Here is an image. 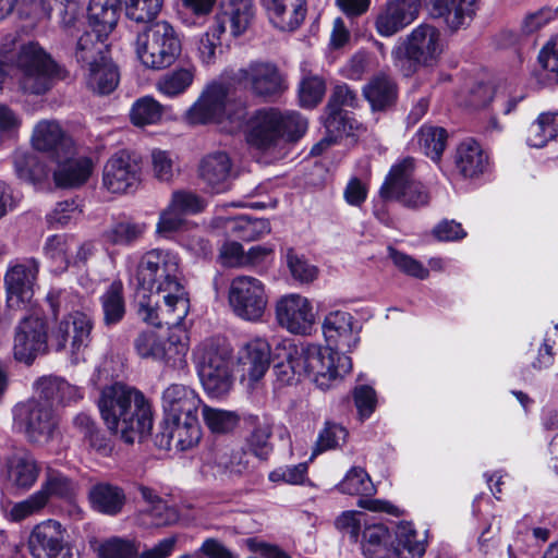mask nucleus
Here are the masks:
<instances>
[{
	"mask_svg": "<svg viewBox=\"0 0 558 558\" xmlns=\"http://www.w3.org/2000/svg\"><path fill=\"white\" fill-rule=\"evenodd\" d=\"M48 345L50 344L45 320L34 315L23 317L15 331L14 357L31 364L39 354L46 353Z\"/></svg>",
	"mask_w": 558,
	"mask_h": 558,
	"instance_id": "18",
	"label": "nucleus"
},
{
	"mask_svg": "<svg viewBox=\"0 0 558 558\" xmlns=\"http://www.w3.org/2000/svg\"><path fill=\"white\" fill-rule=\"evenodd\" d=\"M339 489L348 495L372 496L376 493L369 475L362 468H352L339 484Z\"/></svg>",
	"mask_w": 558,
	"mask_h": 558,
	"instance_id": "59",
	"label": "nucleus"
},
{
	"mask_svg": "<svg viewBox=\"0 0 558 558\" xmlns=\"http://www.w3.org/2000/svg\"><path fill=\"white\" fill-rule=\"evenodd\" d=\"M73 426L93 449L99 452H106L109 449L106 437L89 414L85 412L76 414L73 417Z\"/></svg>",
	"mask_w": 558,
	"mask_h": 558,
	"instance_id": "57",
	"label": "nucleus"
},
{
	"mask_svg": "<svg viewBox=\"0 0 558 558\" xmlns=\"http://www.w3.org/2000/svg\"><path fill=\"white\" fill-rule=\"evenodd\" d=\"M359 104L356 93L347 84L336 85L329 97L326 111L325 126L329 132H345V123L342 117V107L355 108Z\"/></svg>",
	"mask_w": 558,
	"mask_h": 558,
	"instance_id": "40",
	"label": "nucleus"
},
{
	"mask_svg": "<svg viewBox=\"0 0 558 558\" xmlns=\"http://www.w3.org/2000/svg\"><path fill=\"white\" fill-rule=\"evenodd\" d=\"M362 550L366 558H389L392 542L388 527L384 524L366 526L363 531Z\"/></svg>",
	"mask_w": 558,
	"mask_h": 558,
	"instance_id": "44",
	"label": "nucleus"
},
{
	"mask_svg": "<svg viewBox=\"0 0 558 558\" xmlns=\"http://www.w3.org/2000/svg\"><path fill=\"white\" fill-rule=\"evenodd\" d=\"M203 417L207 427L214 433H228L236 426L239 421L233 412L207 405L203 407Z\"/></svg>",
	"mask_w": 558,
	"mask_h": 558,
	"instance_id": "64",
	"label": "nucleus"
},
{
	"mask_svg": "<svg viewBox=\"0 0 558 558\" xmlns=\"http://www.w3.org/2000/svg\"><path fill=\"white\" fill-rule=\"evenodd\" d=\"M189 311L190 296L186 290L153 291L140 298L137 315L144 323L155 327L177 326L186 317Z\"/></svg>",
	"mask_w": 558,
	"mask_h": 558,
	"instance_id": "13",
	"label": "nucleus"
},
{
	"mask_svg": "<svg viewBox=\"0 0 558 558\" xmlns=\"http://www.w3.org/2000/svg\"><path fill=\"white\" fill-rule=\"evenodd\" d=\"M454 163L464 178H475L485 171L488 157L476 141L468 138L457 147Z\"/></svg>",
	"mask_w": 558,
	"mask_h": 558,
	"instance_id": "41",
	"label": "nucleus"
},
{
	"mask_svg": "<svg viewBox=\"0 0 558 558\" xmlns=\"http://www.w3.org/2000/svg\"><path fill=\"white\" fill-rule=\"evenodd\" d=\"M417 143L424 154L438 162L447 145V131L441 126L424 124L416 133Z\"/></svg>",
	"mask_w": 558,
	"mask_h": 558,
	"instance_id": "50",
	"label": "nucleus"
},
{
	"mask_svg": "<svg viewBox=\"0 0 558 558\" xmlns=\"http://www.w3.org/2000/svg\"><path fill=\"white\" fill-rule=\"evenodd\" d=\"M32 145L39 151L51 153L53 159L60 158L62 153H71L74 146L56 120H41L34 126Z\"/></svg>",
	"mask_w": 558,
	"mask_h": 558,
	"instance_id": "30",
	"label": "nucleus"
},
{
	"mask_svg": "<svg viewBox=\"0 0 558 558\" xmlns=\"http://www.w3.org/2000/svg\"><path fill=\"white\" fill-rule=\"evenodd\" d=\"M304 0H296L291 2L289 5L287 2L278 4V19L280 22H276L272 14H268L271 24L280 31L291 32L300 26L303 22L306 9L304 7Z\"/></svg>",
	"mask_w": 558,
	"mask_h": 558,
	"instance_id": "58",
	"label": "nucleus"
},
{
	"mask_svg": "<svg viewBox=\"0 0 558 558\" xmlns=\"http://www.w3.org/2000/svg\"><path fill=\"white\" fill-rule=\"evenodd\" d=\"M227 231L230 235L242 241H255L270 232V223L266 219H250L245 216H240L229 219L226 225Z\"/></svg>",
	"mask_w": 558,
	"mask_h": 558,
	"instance_id": "49",
	"label": "nucleus"
},
{
	"mask_svg": "<svg viewBox=\"0 0 558 558\" xmlns=\"http://www.w3.org/2000/svg\"><path fill=\"white\" fill-rule=\"evenodd\" d=\"M295 359L299 360L302 374L313 375L320 389H328L331 381L344 376L352 369L351 357L318 344H294Z\"/></svg>",
	"mask_w": 558,
	"mask_h": 558,
	"instance_id": "9",
	"label": "nucleus"
},
{
	"mask_svg": "<svg viewBox=\"0 0 558 558\" xmlns=\"http://www.w3.org/2000/svg\"><path fill=\"white\" fill-rule=\"evenodd\" d=\"M432 14L441 19L451 32L466 28L473 21L477 0H430Z\"/></svg>",
	"mask_w": 558,
	"mask_h": 558,
	"instance_id": "31",
	"label": "nucleus"
},
{
	"mask_svg": "<svg viewBox=\"0 0 558 558\" xmlns=\"http://www.w3.org/2000/svg\"><path fill=\"white\" fill-rule=\"evenodd\" d=\"M54 160L57 168L53 171V181L58 187H80L88 181L94 171L93 160L86 156H74V147L71 153H62L61 157Z\"/></svg>",
	"mask_w": 558,
	"mask_h": 558,
	"instance_id": "26",
	"label": "nucleus"
},
{
	"mask_svg": "<svg viewBox=\"0 0 558 558\" xmlns=\"http://www.w3.org/2000/svg\"><path fill=\"white\" fill-rule=\"evenodd\" d=\"M64 529L56 520L35 525L28 537V550L33 558H73L64 539Z\"/></svg>",
	"mask_w": 558,
	"mask_h": 558,
	"instance_id": "19",
	"label": "nucleus"
},
{
	"mask_svg": "<svg viewBox=\"0 0 558 558\" xmlns=\"http://www.w3.org/2000/svg\"><path fill=\"white\" fill-rule=\"evenodd\" d=\"M228 89L220 83L206 86L197 100L187 109L184 119L189 124L203 125L208 123L226 124L223 129L233 133L239 131L246 117L244 107L232 109L227 102Z\"/></svg>",
	"mask_w": 558,
	"mask_h": 558,
	"instance_id": "6",
	"label": "nucleus"
},
{
	"mask_svg": "<svg viewBox=\"0 0 558 558\" xmlns=\"http://www.w3.org/2000/svg\"><path fill=\"white\" fill-rule=\"evenodd\" d=\"M88 500L94 510L106 515L119 514L126 501L124 490L109 482L94 484L88 492Z\"/></svg>",
	"mask_w": 558,
	"mask_h": 558,
	"instance_id": "37",
	"label": "nucleus"
},
{
	"mask_svg": "<svg viewBox=\"0 0 558 558\" xmlns=\"http://www.w3.org/2000/svg\"><path fill=\"white\" fill-rule=\"evenodd\" d=\"M326 83L318 75H305L299 84V100L304 108L316 107L324 98Z\"/></svg>",
	"mask_w": 558,
	"mask_h": 558,
	"instance_id": "61",
	"label": "nucleus"
},
{
	"mask_svg": "<svg viewBox=\"0 0 558 558\" xmlns=\"http://www.w3.org/2000/svg\"><path fill=\"white\" fill-rule=\"evenodd\" d=\"M13 426L29 444L45 446L53 440L59 418L51 405L32 398L13 408Z\"/></svg>",
	"mask_w": 558,
	"mask_h": 558,
	"instance_id": "12",
	"label": "nucleus"
},
{
	"mask_svg": "<svg viewBox=\"0 0 558 558\" xmlns=\"http://www.w3.org/2000/svg\"><path fill=\"white\" fill-rule=\"evenodd\" d=\"M307 130V121L295 111H281L275 107L255 110L246 123L245 140L260 151H269L282 141H296Z\"/></svg>",
	"mask_w": 558,
	"mask_h": 558,
	"instance_id": "2",
	"label": "nucleus"
},
{
	"mask_svg": "<svg viewBox=\"0 0 558 558\" xmlns=\"http://www.w3.org/2000/svg\"><path fill=\"white\" fill-rule=\"evenodd\" d=\"M415 160L412 157L402 159L392 166L380 187V197L395 201L409 209L426 207L430 202L428 187L413 178Z\"/></svg>",
	"mask_w": 558,
	"mask_h": 558,
	"instance_id": "11",
	"label": "nucleus"
},
{
	"mask_svg": "<svg viewBox=\"0 0 558 558\" xmlns=\"http://www.w3.org/2000/svg\"><path fill=\"white\" fill-rule=\"evenodd\" d=\"M98 407L108 429L124 442H141L150 434L151 407L140 390L117 383L102 389Z\"/></svg>",
	"mask_w": 558,
	"mask_h": 558,
	"instance_id": "1",
	"label": "nucleus"
},
{
	"mask_svg": "<svg viewBox=\"0 0 558 558\" xmlns=\"http://www.w3.org/2000/svg\"><path fill=\"white\" fill-rule=\"evenodd\" d=\"M125 15L136 23H151L162 8L163 0H120Z\"/></svg>",
	"mask_w": 558,
	"mask_h": 558,
	"instance_id": "60",
	"label": "nucleus"
},
{
	"mask_svg": "<svg viewBox=\"0 0 558 558\" xmlns=\"http://www.w3.org/2000/svg\"><path fill=\"white\" fill-rule=\"evenodd\" d=\"M426 550V543L411 523H401L396 530V542L392 544V553L398 558H422Z\"/></svg>",
	"mask_w": 558,
	"mask_h": 558,
	"instance_id": "45",
	"label": "nucleus"
},
{
	"mask_svg": "<svg viewBox=\"0 0 558 558\" xmlns=\"http://www.w3.org/2000/svg\"><path fill=\"white\" fill-rule=\"evenodd\" d=\"M135 280L140 288L149 292L186 290L181 259L169 248L157 247L145 252L137 263Z\"/></svg>",
	"mask_w": 558,
	"mask_h": 558,
	"instance_id": "4",
	"label": "nucleus"
},
{
	"mask_svg": "<svg viewBox=\"0 0 558 558\" xmlns=\"http://www.w3.org/2000/svg\"><path fill=\"white\" fill-rule=\"evenodd\" d=\"M104 312V323L107 326L120 323L125 315V301L123 284L120 280L111 282L108 289L100 296Z\"/></svg>",
	"mask_w": 558,
	"mask_h": 558,
	"instance_id": "47",
	"label": "nucleus"
},
{
	"mask_svg": "<svg viewBox=\"0 0 558 558\" xmlns=\"http://www.w3.org/2000/svg\"><path fill=\"white\" fill-rule=\"evenodd\" d=\"M348 430L340 424L327 421L318 433L311 459L327 450H332L345 444Z\"/></svg>",
	"mask_w": 558,
	"mask_h": 558,
	"instance_id": "56",
	"label": "nucleus"
},
{
	"mask_svg": "<svg viewBox=\"0 0 558 558\" xmlns=\"http://www.w3.org/2000/svg\"><path fill=\"white\" fill-rule=\"evenodd\" d=\"M35 391L40 400L47 405L69 404L82 398L77 387L56 376H44L34 384Z\"/></svg>",
	"mask_w": 558,
	"mask_h": 558,
	"instance_id": "34",
	"label": "nucleus"
},
{
	"mask_svg": "<svg viewBox=\"0 0 558 558\" xmlns=\"http://www.w3.org/2000/svg\"><path fill=\"white\" fill-rule=\"evenodd\" d=\"M162 408L166 418L179 421L182 417H197L201 398L194 389L182 384H171L162 392Z\"/></svg>",
	"mask_w": 558,
	"mask_h": 558,
	"instance_id": "27",
	"label": "nucleus"
},
{
	"mask_svg": "<svg viewBox=\"0 0 558 558\" xmlns=\"http://www.w3.org/2000/svg\"><path fill=\"white\" fill-rule=\"evenodd\" d=\"M558 136V113L543 112L530 125L526 142L531 147L542 148Z\"/></svg>",
	"mask_w": 558,
	"mask_h": 558,
	"instance_id": "48",
	"label": "nucleus"
},
{
	"mask_svg": "<svg viewBox=\"0 0 558 558\" xmlns=\"http://www.w3.org/2000/svg\"><path fill=\"white\" fill-rule=\"evenodd\" d=\"M146 225L135 221H121L105 231L106 241L112 245L130 246L143 238Z\"/></svg>",
	"mask_w": 558,
	"mask_h": 558,
	"instance_id": "54",
	"label": "nucleus"
},
{
	"mask_svg": "<svg viewBox=\"0 0 558 558\" xmlns=\"http://www.w3.org/2000/svg\"><path fill=\"white\" fill-rule=\"evenodd\" d=\"M193 362L205 391L221 397L232 386V350L220 338H207L192 353Z\"/></svg>",
	"mask_w": 558,
	"mask_h": 558,
	"instance_id": "3",
	"label": "nucleus"
},
{
	"mask_svg": "<svg viewBox=\"0 0 558 558\" xmlns=\"http://www.w3.org/2000/svg\"><path fill=\"white\" fill-rule=\"evenodd\" d=\"M276 318L281 327L295 335L307 333L315 322L310 300L295 293L283 295L277 301Z\"/></svg>",
	"mask_w": 558,
	"mask_h": 558,
	"instance_id": "20",
	"label": "nucleus"
},
{
	"mask_svg": "<svg viewBox=\"0 0 558 558\" xmlns=\"http://www.w3.org/2000/svg\"><path fill=\"white\" fill-rule=\"evenodd\" d=\"M405 57L418 65H433L442 52L439 31L427 24L414 28L407 37Z\"/></svg>",
	"mask_w": 558,
	"mask_h": 558,
	"instance_id": "22",
	"label": "nucleus"
},
{
	"mask_svg": "<svg viewBox=\"0 0 558 558\" xmlns=\"http://www.w3.org/2000/svg\"><path fill=\"white\" fill-rule=\"evenodd\" d=\"M142 158L129 150H119L106 162L102 185L111 193L134 191L141 182Z\"/></svg>",
	"mask_w": 558,
	"mask_h": 558,
	"instance_id": "17",
	"label": "nucleus"
},
{
	"mask_svg": "<svg viewBox=\"0 0 558 558\" xmlns=\"http://www.w3.org/2000/svg\"><path fill=\"white\" fill-rule=\"evenodd\" d=\"M85 86L96 95H109L119 85L120 73L111 57L81 69Z\"/></svg>",
	"mask_w": 558,
	"mask_h": 558,
	"instance_id": "33",
	"label": "nucleus"
},
{
	"mask_svg": "<svg viewBox=\"0 0 558 558\" xmlns=\"http://www.w3.org/2000/svg\"><path fill=\"white\" fill-rule=\"evenodd\" d=\"M284 350L287 351L286 359L274 365L276 380L281 386L293 384L302 374L299 360L295 359L294 344H289Z\"/></svg>",
	"mask_w": 558,
	"mask_h": 558,
	"instance_id": "63",
	"label": "nucleus"
},
{
	"mask_svg": "<svg viewBox=\"0 0 558 558\" xmlns=\"http://www.w3.org/2000/svg\"><path fill=\"white\" fill-rule=\"evenodd\" d=\"M295 359L299 360L302 374L313 375L320 389H328L331 381L344 376L352 369L351 357L318 344H294Z\"/></svg>",
	"mask_w": 558,
	"mask_h": 558,
	"instance_id": "8",
	"label": "nucleus"
},
{
	"mask_svg": "<svg viewBox=\"0 0 558 558\" xmlns=\"http://www.w3.org/2000/svg\"><path fill=\"white\" fill-rule=\"evenodd\" d=\"M181 50L180 36L167 21L151 23L136 36V56L149 70L160 71L171 66L181 54Z\"/></svg>",
	"mask_w": 558,
	"mask_h": 558,
	"instance_id": "5",
	"label": "nucleus"
},
{
	"mask_svg": "<svg viewBox=\"0 0 558 558\" xmlns=\"http://www.w3.org/2000/svg\"><path fill=\"white\" fill-rule=\"evenodd\" d=\"M109 35L90 28L78 37L74 57L81 69L110 57Z\"/></svg>",
	"mask_w": 558,
	"mask_h": 558,
	"instance_id": "35",
	"label": "nucleus"
},
{
	"mask_svg": "<svg viewBox=\"0 0 558 558\" xmlns=\"http://www.w3.org/2000/svg\"><path fill=\"white\" fill-rule=\"evenodd\" d=\"M13 163L17 177L27 182L43 181L49 174L47 166L37 156L25 150H15Z\"/></svg>",
	"mask_w": 558,
	"mask_h": 558,
	"instance_id": "52",
	"label": "nucleus"
},
{
	"mask_svg": "<svg viewBox=\"0 0 558 558\" xmlns=\"http://www.w3.org/2000/svg\"><path fill=\"white\" fill-rule=\"evenodd\" d=\"M210 468L216 478L233 483L250 472V454L241 448H219L214 453Z\"/></svg>",
	"mask_w": 558,
	"mask_h": 558,
	"instance_id": "29",
	"label": "nucleus"
},
{
	"mask_svg": "<svg viewBox=\"0 0 558 558\" xmlns=\"http://www.w3.org/2000/svg\"><path fill=\"white\" fill-rule=\"evenodd\" d=\"M256 16L254 0H222L214 23L218 32H230L232 37L246 33Z\"/></svg>",
	"mask_w": 558,
	"mask_h": 558,
	"instance_id": "23",
	"label": "nucleus"
},
{
	"mask_svg": "<svg viewBox=\"0 0 558 558\" xmlns=\"http://www.w3.org/2000/svg\"><path fill=\"white\" fill-rule=\"evenodd\" d=\"M93 326L87 314L80 311L69 313L52 327L49 344L57 352L69 350L76 356L89 345Z\"/></svg>",
	"mask_w": 558,
	"mask_h": 558,
	"instance_id": "16",
	"label": "nucleus"
},
{
	"mask_svg": "<svg viewBox=\"0 0 558 558\" xmlns=\"http://www.w3.org/2000/svg\"><path fill=\"white\" fill-rule=\"evenodd\" d=\"M361 327L354 317L342 311L330 312L324 319L323 331L329 347L351 351L360 342Z\"/></svg>",
	"mask_w": 558,
	"mask_h": 558,
	"instance_id": "24",
	"label": "nucleus"
},
{
	"mask_svg": "<svg viewBox=\"0 0 558 558\" xmlns=\"http://www.w3.org/2000/svg\"><path fill=\"white\" fill-rule=\"evenodd\" d=\"M97 558H138L140 544L135 539L111 536L98 543Z\"/></svg>",
	"mask_w": 558,
	"mask_h": 558,
	"instance_id": "53",
	"label": "nucleus"
},
{
	"mask_svg": "<svg viewBox=\"0 0 558 558\" xmlns=\"http://www.w3.org/2000/svg\"><path fill=\"white\" fill-rule=\"evenodd\" d=\"M74 246V236L69 234H53L46 239L43 253L56 271L64 272L71 267V254Z\"/></svg>",
	"mask_w": 558,
	"mask_h": 558,
	"instance_id": "42",
	"label": "nucleus"
},
{
	"mask_svg": "<svg viewBox=\"0 0 558 558\" xmlns=\"http://www.w3.org/2000/svg\"><path fill=\"white\" fill-rule=\"evenodd\" d=\"M163 114V107L153 97L144 96L137 99L130 111L134 125L145 126L158 123Z\"/></svg>",
	"mask_w": 558,
	"mask_h": 558,
	"instance_id": "55",
	"label": "nucleus"
},
{
	"mask_svg": "<svg viewBox=\"0 0 558 558\" xmlns=\"http://www.w3.org/2000/svg\"><path fill=\"white\" fill-rule=\"evenodd\" d=\"M194 68H180L163 74L156 82V89L167 96L175 97L183 94L193 83Z\"/></svg>",
	"mask_w": 558,
	"mask_h": 558,
	"instance_id": "51",
	"label": "nucleus"
},
{
	"mask_svg": "<svg viewBox=\"0 0 558 558\" xmlns=\"http://www.w3.org/2000/svg\"><path fill=\"white\" fill-rule=\"evenodd\" d=\"M187 351L189 345L181 339V336L171 333L169 337L161 339L155 361L174 369H182L187 365Z\"/></svg>",
	"mask_w": 558,
	"mask_h": 558,
	"instance_id": "46",
	"label": "nucleus"
},
{
	"mask_svg": "<svg viewBox=\"0 0 558 558\" xmlns=\"http://www.w3.org/2000/svg\"><path fill=\"white\" fill-rule=\"evenodd\" d=\"M226 74L231 83L263 100L276 99L288 89L286 75L271 61L254 60Z\"/></svg>",
	"mask_w": 558,
	"mask_h": 558,
	"instance_id": "10",
	"label": "nucleus"
},
{
	"mask_svg": "<svg viewBox=\"0 0 558 558\" xmlns=\"http://www.w3.org/2000/svg\"><path fill=\"white\" fill-rule=\"evenodd\" d=\"M232 173V161L226 151L206 155L199 165V177L214 193H222L229 189Z\"/></svg>",
	"mask_w": 558,
	"mask_h": 558,
	"instance_id": "32",
	"label": "nucleus"
},
{
	"mask_svg": "<svg viewBox=\"0 0 558 558\" xmlns=\"http://www.w3.org/2000/svg\"><path fill=\"white\" fill-rule=\"evenodd\" d=\"M120 0H90L88 20L90 28L111 34L120 14Z\"/></svg>",
	"mask_w": 558,
	"mask_h": 558,
	"instance_id": "43",
	"label": "nucleus"
},
{
	"mask_svg": "<svg viewBox=\"0 0 558 558\" xmlns=\"http://www.w3.org/2000/svg\"><path fill=\"white\" fill-rule=\"evenodd\" d=\"M363 95L374 111H383L396 104L398 87L391 76L380 73L364 85Z\"/></svg>",
	"mask_w": 558,
	"mask_h": 558,
	"instance_id": "39",
	"label": "nucleus"
},
{
	"mask_svg": "<svg viewBox=\"0 0 558 558\" xmlns=\"http://www.w3.org/2000/svg\"><path fill=\"white\" fill-rule=\"evenodd\" d=\"M270 345L262 338H255L246 342L240 354V362L246 371L250 379L259 380L270 365Z\"/></svg>",
	"mask_w": 558,
	"mask_h": 558,
	"instance_id": "38",
	"label": "nucleus"
},
{
	"mask_svg": "<svg viewBox=\"0 0 558 558\" xmlns=\"http://www.w3.org/2000/svg\"><path fill=\"white\" fill-rule=\"evenodd\" d=\"M558 16V9H551L548 7L541 8L536 11L526 13L520 22L519 32L521 36H532L550 22L556 20Z\"/></svg>",
	"mask_w": 558,
	"mask_h": 558,
	"instance_id": "62",
	"label": "nucleus"
},
{
	"mask_svg": "<svg viewBox=\"0 0 558 558\" xmlns=\"http://www.w3.org/2000/svg\"><path fill=\"white\" fill-rule=\"evenodd\" d=\"M420 8V0L387 1L378 9L374 26L380 36H393L417 19Z\"/></svg>",
	"mask_w": 558,
	"mask_h": 558,
	"instance_id": "21",
	"label": "nucleus"
},
{
	"mask_svg": "<svg viewBox=\"0 0 558 558\" xmlns=\"http://www.w3.org/2000/svg\"><path fill=\"white\" fill-rule=\"evenodd\" d=\"M35 257L12 260L4 274L7 304L11 311H28L39 274Z\"/></svg>",
	"mask_w": 558,
	"mask_h": 558,
	"instance_id": "15",
	"label": "nucleus"
},
{
	"mask_svg": "<svg viewBox=\"0 0 558 558\" xmlns=\"http://www.w3.org/2000/svg\"><path fill=\"white\" fill-rule=\"evenodd\" d=\"M201 439L198 417L181 418L177 421L165 420L163 430L157 435L160 447L169 450L185 451L193 448Z\"/></svg>",
	"mask_w": 558,
	"mask_h": 558,
	"instance_id": "28",
	"label": "nucleus"
},
{
	"mask_svg": "<svg viewBox=\"0 0 558 558\" xmlns=\"http://www.w3.org/2000/svg\"><path fill=\"white\" fill-rule=\"evenodd\" d=\"M15 66L20 73V87L27 94H45L60 74L58 64L36 41L21 45L16 53Z\"/></svg>",
	"mask_w": 558,
	"mask_h": 558,
	"instance_id": "7",
	"label": "nucleus"
},
{
	"mask_svg": "<svg viewBox=\"0 0 558 558\" xmlns=\"http://www.w3.org/2000/svg\"><path fill=\"white\" fill-rule=\"evenodd\" d=\"M78 490V484L60 470L46 466L40 488L36 490L47 506L51 498L63 500L73 499Z\"/></svg>",
	"mask_w": 558,
	"mask_h": 558,
	"instance_id": "36",
	"label": "nucleus"
},
{
	"mask_svg": "<svg viewBox=\"0 0 558 558\" xmlns=\"http://www.w3.org/2000/svg\"><path fill=\"white\" fill-rule=\"evenodd\" d=\"M40 471L38 461L28 450H19L5 459L4 478L14 490H29L36 484Z\"/></svg>",
	"mask_w": 558,
	"mask_h": 558,
	"instance_id": "25",
	"label": "nucleus"
},
{
	"mask_svg": "<svg viewBox=\"0 0 558 558\" xmlns=\"http://www.w3.org/2000/svg\"><path fill=\"white\" fill-rule=\"evenodd\" d=\"M228 302L233 314L246 322H259L267 308L265 284L252 276H238L230 282Z\"/></svg>",
	"mask_w": 558,
	"mask_h": 558,
	"instance_id": "14",
	"label": "nucleus"
}]
</instances>
